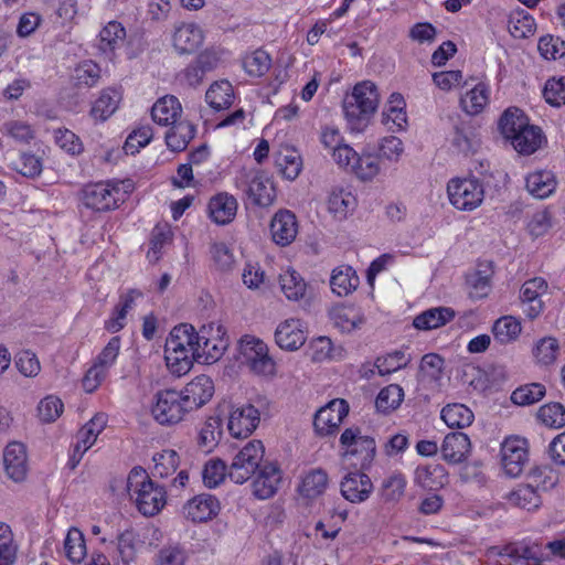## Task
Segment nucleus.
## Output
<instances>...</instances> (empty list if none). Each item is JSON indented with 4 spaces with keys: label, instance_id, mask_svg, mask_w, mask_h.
I'll list each match as a JSON object with an SVG mask.
<instances>
[{
    "label": "nucleus",
    "instance_id": "obj_1",
    "mask_svg": "<svg viewBox=\"0 0 565 565\" xmlns=\"http://www.w3.org/2000/svg\"><path fill=\"white\" fill-rule=\"evenodd\" d=\"M498 128L502 137L520 154L530 156L545 142L542 129L531 125L529 117L518 107H509L503 111L499 118Z\"/></svg>",
    "mask_w": 565,
    "mask_h": 565
},
{
    "label": "nucleus",
    "instance_id": "obj_2",
    "mask_svg": "<svg viewBox=\"0 0 565 565\" xmlns=\"http://www.w3.org/2000/svg\"><path fill=\"white\" fill-rule=\"evenodd\" d=\"M198 335L191 324L182 323L172 329L164 345V360L168 369L177 376L186 374L198 361Z\"/></svg>",
    "mask_w": 565,
    "mask_h": 565
},
{
    "label": "nucleus",
    "instance_id": "obj_3",
    "mask_svg": "<svg viewBox=\"0 0 565 565\" xmlns=\"http://www.w3.org/2000/svg\"><path fill=\"white\" fill-rule=\"evenodd\" d=\"M379 104L380 95L373 82L364 81L356 84L343 105L344 116L350 130L354 132L364 131Z\"/></svg>",
    "mask_w": 565,
    "mask_h": 565
},
{
    "label": "nucleus",
    "instance_id": "obj_4",
    "mask_svg": "<svg viewBox=\"0 0 565 565\" xmlns=\"http://www.w3.org/2000/svg\"><path fill=\"white\" fill-rule=\"evenodd\" d=\"M127 491L140 513L146 516L158 514L167 503L163 487L156 484L145 469L135 467L127 478Z\"/></svg>",
    "mask_w": 565,
    "mask_h": 565
},
{
    "label": "nucleus",
    "instance_id": "obj_5",
    "mask_svg": "<svg viewBox=\"0 0 565 565\" xmlns=\"http://www.w3.org/2000/svg\"><path fill=\"white\" fill-rule=\"evenodd\" d=\"M126 193L124 181L90 183L82 189L81 201L85 207L95 212H108L125 201Z\"/></svg>",
    "mask_w": 565,
    "mask_h": 565
},
{
    "label": "nucleus",
    "instance_id": "obj_6",
    "mask_svg": "<svg viewBox=\"0 0 565 565\" xmlns=\"http://www.w3.org/2000/svg\"><path fill=\"white\" fill-rule=\"evenodd\" d=\"M238 352L242 364L255 375L269 379L276 376V362L269 355L268 347L263 340L254 335H244L239 341Z\"/></svg>",
    "mask_w": 565,
    "mask_h": 565
},
{
    "label": "nucleus",
    "instance_id": "obj_7",
    "mask_svg": "<svg viewBox=\"0 0 565 565\" xmlns=\"http://www.w3.org/2000/svg\"><path fill=\"white\" fill-rule=\"evenodd\" d=\"M152 418L162 426H172L184 420L190 411L179 391L166 388L158 391L150 406Z\"/></svg>",
    "mask_w": 565,
    "mask_h": 565
},
{
    "label": "nucleus",
    "instance_id": "obj_8",
    "mask_svg": "<svg viewBox=\"0 0 565 565\" xmlns=\"http://www.w3.org/2000/svg\"><path fill=\"white\" fill-rule=\"evenodd\" d=\"M450 204L465 212L478 209L484 200V186L477 178H452L447 183Z\"/></svg>",
    "mask_w": 565,
    "mask_h": 565
},
{
    "label": "nucleus",
    "instance_id": "obj_9",
    "mask_svg": "<svg viewBox=\"0 0 565 565\" xmlns=\"http://www.w3.org/2000/svg\"><path fill=\"white\" fill-rule=\"evenodd\" d=\"M340 446L343 458H355L354 465L361 469L370 467L376 452L375 440L363 435L359 427L347 428L340 436Z\"/></svg>",
    "mask_w": 565,
    "mask_h": 565
},
{
    "label": "nucleus",
    "instance_id": "obj_10",
    "mask_svg": "<svg viewBox=\"0 0 565 565\" xmlns=\"http://www.w3.org/2000/svg\"><path fill=\"white\" fill-rule=\"evenodd\" d=\"M196 356L198 361L203 363L212 364L218 361L228 347V338L218 323L203 326L196 331Z\"/></svg>",
    "mask_w": 565,
    "mask_h": 565
},
{
    "label": "nucleus",
    "instance_id": "obj_11",
    "mask_svg": "<svg viewBox=\"0 0 565 565\" xmlns=\"http://www.w3.org/2000/svg\"><path fill=\"white\" fill-rule=\"evenodd\" d=\"M265 455V447L260 440L248 441L233 458L228 468V477L235 483L246 482L257 469Z\"/></svg>",
    "mask_w": 565,
    "mask_h": 565
},
{
    "label": "nucleus",
    "instance_id": "obj_12",
    "mask_svg": "<svg viewBox=\"0 0 565 565\" xmlns=\"http://www.w3.org/2000/svg\"><path fill=\"white\" fill-rule=\"evenodd\" d=\"M260 413L252 404L232 406L227 417V429L233 438H247L258 427Z\"/></svg>",
    "mask_w": 565,
    "mask_h": 565
},
{
    "label": "nucleus",
    "instance_id": "obj_13",
    "mask_svg": "<svg viewBox=\"0 0 565 565\" xmlns=\"http://www.w3.org/2000/svg\"><path fill=\"white\" fill-rule=\"evenodd\" d=\"M348 413L349 405L344 399L335 398L329 402L315 415L313 426L317 434L329 436L337 433Z\"/></svg>",
    "mask_w": 565,
    "mask_h": 565
},
{
    "label": "nucleus",
    "instance_id": "obj_14",
    "mask_svg": "<svg viewBox=\"0 0 565 565\" xmlns=\"http://www.w3.org/2000/svg\"><path fill=\"white\" fill-rule=\"evenodd\" d=\"M307 324L299 318H287L280 321L275 330V342L285 351L299 350L307 341Z\"/></svg>",
    "mask_w": 565,
    "mask_h": 565
},
{
    "label": "nucleus",
    "instance_id": "obj_15",
    "mask_svg": "<svg viewBox=\"0 0 565 565\" xmlns=\"http://www.w3.org/2000/svg\"><path fill=\"white\" fill-rule=\"evenodd\" d=\"M500 452L504 472L510 477L520 476L527 461L526 439L518 436L508 437L502 443Z\"/></svg>",
    "mask_w": 565,
    "mask_h": 565
},
{
    "label": "nucleus",
    "instance_id": "obj_16",
    "mask_svg": "<svg viewBox=\"0 0 565 565\" xmlns=\"http://www.w3.org/2000/svg\"><path fill=\"white\" fill-rule=\"evenodd\" d=\"M205 40L203 29L194 22H182L174 26L171 45L178 55H190L202 46Z\"/></svg>",
    "mask_w": 565,
    "mask_h": 565
},
{
    "label": "nucleus",
    "instance_id": "obj_17",
    "mask_svg": "<svg viewBox=\"0 0 565 565\" xmlns=\"http://www.w3.org/2000/svg\"><path fill=\"white\" fill-rule=\"evenodd\" d=\"M548 285L542 277L526 280L520 290L523 312L529 319L537 318L544 310L542 297L547 294Z\"/></svg>",
    "mask_w": 565,
    "mask_h": 565
},
{
    "label": "nucleus",
    "instance_id": "obj_18",
    "mask_svg": "<svg viewBox=\"0 0 565 565\" xmlns=\"http://www.w3.org/2000/svg\"><path fill=\"white\" fill-rule=\"evenodd\" d=\"M246 194L258 206H269L276 199V188L269 175L263 171L246 174Z\"/></svg>",
    "mask_w": 565,
    "mask_h": 565
},
{
    "label": "nucleus",
    "instance_id": "obj_19",
    "mask_svg": "<svg viewBox=\"0 0 565 565\" xmlns=\"http://www.w3.org/2000/svg\"><path fill=\"white\" fill-rule=\"evenodd\" d=\"M190 413L205 405L214 394V383L207 375L195 376L179 391Z\"/></svg>",
    "mask_w": 565,
    "mask_h": 565
},
{
    "label": "nucleus",
    "instance_id": "obj_20",
    "mask_svg": "<svg viewBox=\"0 0 565 565\" xmlns=\"http://www.w3.org/2000/svg\"><path fill=\"white\" fill-rule=\"evenodd\" d=\"M220 510V501L214 495L202 493L186 501L182 512L186 520L203 523L214 519Z\"/></svg>",
    "mask_w": 565,
    "mask_h": 565
},
{
    "label": "nucleus",
    "instance_id": "obj_21",
    "mask_svg": "<svg viewBox=\"0 0 565 565\" xmlns=\"http://www.w3.org/2000/svg\"><path fill=\"white\" fill-rule=\"evenodd\" d=\"M282 481V472L277 463H264L257 471L252 483L256 498L266 500L271 498L279 489Z\"/></svg>",
    "mask_w": 565,
    "mask_h": 565
},
{
    "label": "nucleus",
    "instance_id": "obj_22",
    "mask_svg": "<svg viewBox=\"0 0 565 565\" xmlns=\"http://www.w3.org/2000/svg\"><path fill=\"white\" fill-rule=\"evenodd\" d=\"M373 489L371 478L361 471L349 472L340 483L341 494L351 503L366 501L371 497Z\"/></svg>",
    "mask_w": 565,
    "mask_h": 565
},
{
    "label": "nucleus",
    "instance_id": "obj_23",
    "mask_svg": "<svg viewBox=\"0 0 565 565\" xmlns=\"http://www.w3.org/2000/svg\"><path fill=\"white\" fill-rule=\"evenodd\" d=\"M238 203L234 195L227 192H218L207 203V214L216 225L232 223L237 214Z\"/></svg>",
    "mask_w": 565,
    "mask_h": 565
},
{
    "label": "nucleus",
    "instance_id": "obj_24",
    "mask_svg": "<svg viewBox=\"0 0 565 565\" xmlns=\"http://www.w3.org/2000/svg\"><path fill=\"white\" fill-rule=\"evenodd\" d=\"M270 234L277 245L291 244L298 234L296 215L288 210L276 212L270 222Z\"/></svg>",
    "mask_w": 565,
    "mask_h": 565
},
{
    "label": "nucleus",
    "instance_id": "obj_25",
    "mask_svg": "<svg viewBox=\"0 0 565 565\" xmlns=\"http://www.w3.org/2000/svg\"><path fill=\"white\" fill-rule=\"evenodd\" d=\"M3 465L10 479L15 482L23 481L29 470L24 445L20 443L9 444L3 451Z\"/></svg>",
    "mask_w": 565,
    "mask_h": 565
},
{
    "label": "nucleus",
    "instance_id": "obj_26",
    "mask_svg": "<svg viewBox=\"0 0 565 565\" xmlns=\"http://www.w3.org/2000/svg\"><path fill=\"white\" fill-rule=\"evenodd\" d=\"M471 450L469 437L463 433L448 434L440 446V452L449 463L456 465L465 461Z\"/></svg>",
    "mask_w": 565,
    "mask_h": 565
},
{
    "label": "nucleus",
    "instance_id": "obj_27",
    "mask_svg": "<svg viewBox=\"0 0 565 565\" xmlns=\"http://www.w3.org/2000/svg\"><path fill=\"white\" fill-rule=\"evenodd\" d=\"M122 99L120 89L108 87L100 92L93 103L89 115L95 121L104 122L118 109Z\"/></svg>",
    "mask_w": 565,
    "mask_h": 565
},
{
    "label": "nucleus",
    "instance_id": "obj_28",
    "mask_svg": "<svg viewBox=\"0 0 565 565\" xmlns=\"http://www.w3.org/2000/svg\"><path fill=\"white\" fill-rule=\"evenodd\" d=\"M151 116L154 122L161 126H171L182 116V106L173 95H166L159 98L151 108Z\"/></svg>",
    "mask_w": 565,
    "mask_h": 565
},
{
    "label": "nucleus",
    "instance_id": "obj_29",
    "mask_svg": "<svg viewBox=\"0 0 565 565\" xmlns=\"http://www.w3.org/2000/svg\"><path fill=\"white\" fill-rule=\"evenodd\" d=\"M206 104L215 111L230 108L235 102V93L227 79L213 82L205 92Z\"/></svg>",
    "mask_w": 565,
    "mask_h": 565
},
{
    "label": "nucleus",
    "instance_id": "obj_30",
    "mask_svg": "<svg viewBox=\"0 0 565 565\" xmlns=\"http://www.w3.org/2000/svg\"><path fill=\"white\" fill-rule=\"evenodd\" d=\"M448 481V473L440 463L419 466L415 471V482L427 490L441 489Z\"/></svg>",
    "mask_w": 565,
    "mask_h": 565
},
{
    "label": "nucleus",
    "instance_id": "obj_31",
    "mask_svg": "<svg viewBox=\"0 0 565 565\" xmlns=\"http://www.w3.org/2000/svg\"><path fill=\"white\" fill-rule=\"evenodd\" d=\"M356 207L355 196L344 189H333L327 199V209L335 220H345Z\"/></svg>",
    "mask_w": 565,
    "mask_h": 565
},
{
    "label": "nucleus",
    "instance_id": "obj_32",
    "mask_svg": "<svg viewBox=\"0 0 565 565\" xmlns=\"http://www.w3.org/2000/svg\"><path fill=\"white\" fill-rule=\"evenodd\" d=\"M455 316V311L449 307L430 308L416 316L413 326L418 330L428 331L445 326Z\"/></svg>",
    "mask_w": 565,
    "mask_h": 565
},
{
    "label": "nucleus",
    "instance_id": "obj_33",
    "mask_svg": "<svg viewBox=\"0 0 565 565\" xmlns=\"http://www.w3.org/2000/svg\"><path fill=\"white\" fill-rule=\"evenodd\" d=\"M360 284L356 271L349 265H340L332 270L330 286L334 294L345 297L352 294Z\"/></svg>",
    "mask_w": 565,
    "mask_h": 565
},
{
    "label": "nucleus",
    "instance_id": "obj_34",
    "mask_svg": "<svg viewBox=\"0 0 565 565\" xmlns=\"http://www.w3.org/2000/svg\"><path fill=\"white\" fill-rule=\"evenodd\" d=\"M125 39L126 30L121 23L109 21L98 34L97 47L102 53L113 56L115 51L121 46Z\"/></svg>",
    "mask_w": 565,
    "mask_h": 565
},
{
    "label": "nucleus",
    "instance_id": "obj_35",
    "mask_svg": "<svg viewBox=\"0 0 565 565\" xmlns=\"http://www.w3.org/2000/svg\"><path fill=\"white\" fill-rule=\"evenodd\" d=\"M490 102V89L484 83H478L460 97L461 109L471 116L481 114Z\"/></svg>",
    "mask_w": 565,
    "mask_h": 565
},
{
    "label": "nucleus",
    "instance_id": "obj_36",
    "mask_svg": "<svg viewBox=\"0 0 565 565\" xmlns=\"http://www.w3.org/2000/svg\"><path fill=\"white\" fill-rule=\"evenodd\" d=\"M406 486L407 480L403 473H391L383 480L379 489L381 501L387 505H395L404 497Z\"/></svg>",
    "mask_w": 565,
    "mask_h": 565
},
{
    "label": "nucleus",
    "instance_id": "obj_37",
    "mask_svg": "<svg viewBox=\"0 0 565 565\" xmlns=\"http://www.w3.org/2000/svg\"><path fill=\"white\" fill-rule=\"evenodd\" d=\"M331 320L341 332H352L365 322L364 316L353 307L338 306L330 312Z\"/></svg>",
    "mask_w": 565,
    "mask_h": 565
},
{
    "label": "nucleus",
    "instance_id": "obj_38",
    "mask_svg": "<svg viewBox=\"0 0 565 565\" xmlns=\"http://www.w3.org/2000/svg\"><path fill=\"white\" fill-rule=\"evenodd\" d=\"M279 286L281 292L290 301L302 299L307 292V282L299 273L291 268L279 275Z\"/></svg>",
    "mask_w": 565,
    "mask_h": 565
},
{
    "label": "nucleus",
    "instance_id": "obj_39",
    "mask_svg": "<svg viewBox=\"0 0 565 565\" xmlns=\"http://www.w3.org/2000/svg\"><path fill=\"white\" fill-rule=\"evenodd\" d=\"M405 107L406 103L404 97L399 93H393L390 96L382 114L383 124L388 126L390 122H392L396 129H404L407 124Z\"/></svg>",
    "mask_w": 565,
    "mask_h": 565
},
{
    "label": "nucleus",
    "instance_id": "obj_40",
    "mask_svg": "<svg viewBox=\"0 0 565 565\" xmlns=\"http://www.w3.org/2000/svg\"><path fill=\"white\" fill-rule=\"evenodd\" d=\"M556 188L554 174L547 170H540L526 177L527 191L537 199L550 196Z\"/></svg>",
    "mask_w": 565,
    "mask_h": 565
},
{
    "label": "nucleus",
    "instance_id": "obj_41",
    "mask_svg": "<svg viewBox=\"0 0 565 565\" xmlns=\"http://www.w3.org/2000/svg\"><path fill=\"white\" fill-rule=\"evenodd\" d=\"M195 128L186 120H180L173 125L166 134L167 146L173 151H181L194 138Z\"/></svg>",
    "mask_w": 565,
    "mask_h": 565
},
{
    "label": "nucleus",
    "instance_id": "obj_42",
    "mask_svg": "<svg viewBox=\"0 0 565 565\" xmlns=\"http://www.w3.org/2000/svg\"><path fill=\"white\" fill-rule=\"evenodd\" d=\"M507 500L510 504L532 511L537 509L542 501L537 490L532 484H520L512 490Z\"/></svg>",
    "mask_w": 565,
    "mask_h": 565
},
{
    "label": "nucleus",
    "instance_id": "obj_43",
    "mask_svg": "<svg viewBox=\"0 0 565 565\" xmlns=\"http://www.w3.org/2000/svg\"><path fill=\"white\" fill-rule=\"evenodd\" d=\"M441 419L448 427L465 428L472 424L475 415L472 411L463 404H448L441 409Z\"/></svg>",
    "mask_w": 565,
    "mask_h": 565
},
{
    "label": "nucleus",
    "instance_id": "obj_44",
    "mask_svg": "<svg viewBox=\"0 0 565 565\" xmlns=\"http://www.w3.org/2000/svg\"><path fill=\"white\" fill-rule=\"evenodd\" d=\"M276 166L287 180H295L302 170V160L296 149L285 148L276 157Z\"/></svg>",
    "mask_w": 565,
    "mask_h": 565
},
{
    "label": "nucleus",
    "instance_id": "obj_45",
    "mask_svg": "<svg viewBox=\"0 0 565 565\" xmlns=\"http://www.w3.org/2000/svg\"><path fill=\"white\" fill-rule=\"evenodd\" d=\"M64 554L74 564H79L86 557L87 548L84 534L77 527L68 530L64 540Z\"/></svg>",
    "mask_w": 565,
    "mask_h": 565
},
{
    "label": "nucleus",
    "instance_id": "obj_46",
    "mask_svg": "<svg viewBox=\"0 0 565 565\" xmlns=\"http://www.w3.org/2000/svg\"><path fill=\"white\" fill-rule=\"evenodd\" d=\"M508 28L513 38L525 39L534 34L536 23L530 13L519 10L510 14Z\"/></svg>",
    "mask_w": 565,
    "mask_h": 565
},
{
    "label": "nucleus",
    "instance_id": "obj_47",
    "mask_svg": "<svg viewBox=\"0 0 565 565\" xmlns=\"http://www.w3.org/2000/svg\"><path fill=\"white\" fill-rule=\"evenodd\" d=\"M210 255L215 269L221 273L232 271L236 266L234 250L224 242L212 243L210 246Z\"/></svg>",
    "mask_w": 565,
    "mask_h": 565
},
{
    "label": "nucleus",
    "instance_id": "obj_48",
    "mask_svg": "<svg viewBox=\"0 0 565 565\" xmlns=\"http://www.w3.org/2000/svg\"><path fill=\"white\" fill-rule=\"evenodd\" d=\"M328 486V475L321 469L309 471L301 481L299 492L306 498H317L321 495Z\"/></svg>",
    "mask_w": 565,
    "mask_h": 565
},
{
    "label": "nucleus",
    "instance_id": "obj_49",
    "mask_svg": "<svg viewBox=\"0 0 565 565\" xmlns=\"http://www.w3.org/2000/svg\"><path fill=\"white\" fill-rule=\"evenodd\" d=\"M2 132L13 141L29 145L35 138V129L26 121L11 119L3 124Z\"/></svg>",
    "mask_w": 565,
    "mask_h": 565
},
{
    "label": "nucleus",
    "instance_id": "obj_50",
    "mask_svg": "<svg viewBox=\"0 0 565 565\" xmlns=\"http://www.w3.org/2000/svg\"><path fill=\"white\" fill-rule=\"evenodd\" d=\"M536 418L548 428H562L565 426V406L561 403L544 404L539 408Z\"/></svg>",
    "mask_w": 565,
    "mask_h": 565
},
{
    "label": "nucleus",
    "instance_id": "obj_51",
    "mask_svg": "<svg viewBox=\"0 0 565 565\" xmlns=\"http://www.w3.org/2000/svg\"><path fill=\"white\" fill-rule=\"evenodd\" d=\"M521 323L513 317L498 319L492 328L493 337L501 343L514 341L521 333Z\"/></svg>",
    "mask_w": 565,
    "mask_h": 565
},
{
    "label": "nucleus",
    "instance_id": "obj_52",
    "mask_svg": "<svg viewBox=\"0 0 565 565\" xmlns=\"http://www.w3.org/2000/svg\"><path fill=\"white\" fill-rule=\"evenodd\" d=\"M404 398V391L397 384L382 388L376 397L375 405L381 412L387 413L396 409Z\"/></svg>",
    "mask_w": 565,
    "mask_h": 565
},
{
    "label": "nucleus",
    "instance_id": "obj_53",
    "mask_svg": "<svg viewBox=\"0 0 565 565\" xmlns=\"http://www.w3.org/2000/svg\"><path fill=\"white\" fill-rule=\"evenodd\" d=\"M64 411L62 399L55 395H47L42 398L36 407L40 422L49 424L54 423L61 417Z\"/></svg>",
    "mask_w": 565,
    "mask_h": 565
},
{
    "label": "nucleus",
    "instance_id": "obj_54",
    "mask_svg": "<svg viewBox=\"0 0 565 565\" xmlns=\"http://www.w3.org/2000/svg\"><path fill=\"white\" fill-rule=\"evenodd\" d=\"M243 65L248 75L260 77L269 71L271 58L265 51L256 50L244 57Z\"/></svg>",
    "mask_w": 565,
    "mask_h": 565
},
{
    "label": "nucleus",
    "instance_id": "obj_55",
    "mask_svg": "<svg viewBox=\"0 0 565 565\" xmlns=\"http://www.w3.org/2000/svg\"><path fill=\"white\" fill-rule=\"evenodd\" d=\"M153 475L160 478H167L175 472L179 466V456L172 449L163 450L153 456Z\"/></svg>",
    "mask_w": 565,
    "mask_h": 565
},
{
    "label": "nucleus",
    "instance_id": "obj_56",
    "mask_svg": "<svg viewBox=\"0 0 565 565\" xmlns=\"http://www.w3.org/2000/svg\"><path fill=\"white\" fill-rule=\"evenodd\" d=\"M226 476H228V469L221 459H210L202 471L203 482L209 488L221 484Z\"/></svg>",
    "mask_w": 565,
    "mask_h": 565
},
{
    "label": "nucleus",
    "instance_id": "obj_57",
    "mask_svg": "<svg viewBox=\"0 0 565 565\" xmlns=\"http://www.w3.org/2000/svg\"><path fill=\"white\" fill-rule=\"evenodd\" d=\"M544 395V385L532 383L516 388L511 395V401L516 405L524 406L539 402Z\"/></svg>",
    "mask_w": 565,
    "mask_h": 565
},
{
    "label": "nucleus",
    "instance_id": "obj_58",
    "mask_svg": "<svg viewBox=\"0 0 565 565\" xmlns=\"http://www.w3.org/2000/svg\"><path fill=\"white\" fill-rule=\"evenodd\" d=\"M351 172L363 181L373 180L380 173L379 160L372 154L360 156L358 153Z\"/></svg>",
    "mask_w": 565,
    "mask_h": 565
},
{
    "label": "nucleus",
    "instance_id": "obj_59",
    "mask_svg": "<svg viewBox=\"0 0 565 565\" xmlns=\"http://www.w3.org/2000/svg\"><path fill=\"white\" fill-rule=\"evenodd\" d=\"M117 551L122 563L128 565L137 556V535L132 530H126L117 536Z\"/></svg>",
    "mask_w": 565,
    "mask_h": 565
},
{
    "label": "nucleus",
    "instance_id": "obj_60",
    "mask_svg": "<svg viewBox=\"0 0 565 565\" xmlns=\"http://www.w3.org/2000/svg\"><path fill=\"white\" fill-rule=\"evenodd\" d=\"M558 352V342L553 337H545L537 341L533 349L536 361L541 364L548 365L556 360Z\"/></svg>",
    "mask_w": 565,
    "mask_h": 565
},
{
    "label": "nucleus",
    "instance_id": "obj_61",
    "mask_svg": "<svg viewBox=\"0 0 565 565\" xmlns=\"http://www.w3.org/2000/svg\"><path fill=\"white\" fill-rule=\"evenodd\" d=\"M186 552L178 544L164 545L156 555V565H185Z\"/></svg>",
    "mask_w": 565,
    "mask_h": 565
},
{
    "label": "nucleus",
    "instance_id": "obj_62",
    "mask_svg": "<svg viewBox=\"0 0 565 565\" xmlns=\"http://www.w3.org/2000/svg\"><path fill=\"white\" fill-rule=\"evenodd\" d=\"M408 363V359L402 351H394L384 356H380L375 361V367L381 375L391 374L403 367Z\"/></svg>",
    "mask_w": 565,
    "mask_h": 565
},
{
    "label": "nucleus",
    "instance_id": "obj_63",
    "mask_svg": "<svg viewBox=\"0 0 565 565\" xmlns=\"http://www.w3.org/2000/svg\"><path fill=\"white\" fill-rule=\"evenodd\" d=\"M537 50L546 60H556L565 54V43L559 38L544 35L540 39Z\"/></svg>",
    "mask_w": 565,
    "mask_h": 565
},
{
    "label": "nucleus",
    "instance_id": "obj_64",
    "mask_svg": "<svg viewBox=\"0 0 565 565\" xmlns=\"http://www.w3.org/2000/svg\"><path fill=\"white\" fill-rule=\"evenodd\" d=\"M544 98L552 106L565 104V77L548 79L544 87Z\"/></svg>",
    "mask_w": 565,
    "mask_h": 565
}]
</instances>
